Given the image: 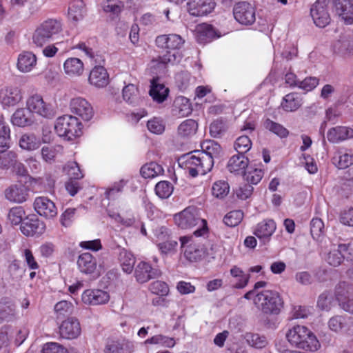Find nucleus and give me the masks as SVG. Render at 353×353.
I'll return each mask as SVG.
<instances>
[{
    "mask_svg": "<svg viewBox=\"0 0 353 353\" xmlns=\"http://www.w3.org/2000/svg\"><path fill=\"white\" fill-rule=\"evenodd\" d=\"M62 31L61 21L48 19L43 21L36 28L33 36V43L38 47H42L45 43L53 40Z\"/></svg>",
    "mask_w": 353,
    "mask_h": 353,
    "instance_id": "obj_7",
    "label": "nucleus"
},
{
    "mask_svg": "<svg viewBox=\"0 0 353 353\" xmlns=\"http://www.w3.org/2000/svg\"><path fill=\"white\" fill-rule=\"evenodd\" d=\"M334 299L332 293L323 292L318 299L317 306L321 310L329 311L333 306Z\"/></svg>",
    "mask_w": 353,
    "mask_h": 353,
    "instance_id": "obj_54",
    "label": "nucleus"
},
{
    "mask_svg": "<svg viewBox=\"0 0 353 353\" xmlns=\"http://www.w3.org/2000/svg\"><path fill=\"white\" fill-rule=\"evenodd\" d=\"M77 265L80 271L84 274H90L97 269V259L89 252H85L79 255Z\"/></svg>",
    "mask_w": 353,
    "mask_h": 353,
    "instance_id": "obj_33",
    "label": "nucleus"
},
{
    "mask_svg": "<svg viewBox=\"0 0 353 353\" xmlns=\"http://www.w3.org/2000/svg\"><path fill=\"white\" fill-rule=\"evenodd\" d=\"M227 124L223 120H216L210 126V133L213 137H221L227 130Z\"/></svg>",
    "mask_w": 353,
    "mask_h": 353,
    "instance_id": "obj_64",
    "label": "nucleus"
},
{
    "mask_svg": "<svg viewBox=\"0 0 353 353\" xmlns=\"http://www.w3.org/2000/svg\"><path fill=\"white\" fill-rule=\"evenodd\" d=\"M243 218V213L241 210H233L225 214L223 222L229 227H235L241 222Z\"/></svg>",
    "mask_w": 353,
    "mask_h": 353,
    "instance_id": "obj_55",
    "label": "nucleus"
},
{
    "mask_svg": "<svg viewBox=\"0 0 353 353\" xmlns=\"http://www.w3.org/2000/svg\"><path fill=\"white\" fill-rule=\"evenodd\" d=\"M11 121L14 125L25 127L30 125L31 120L27 117L24 109L17 110L12 116Z\"/></svg>",
    "mask_w": 353,
    "mask_h": 353,
    "instance_id": "obj_48",
    "label": "nucleus"
},
{
    "mask_svg": "<svg viewBox=\"0 0 353 353\" xmlns=\"http://www.w3.org/2000/svg\"><path fill=\"white\" fill-rule=\"evenodd\" d=\"M334 50L343 55H353V34L346 32L334 44Z\"/></svg>",
    "mask_w": 353,
    "mask_h": 353,
    "instance_id": "obj_31",
    "label": "nucleus"
},
{
    "mask_svg": "<svg viewBox=\"0 0 353 353\" xmlns=\"http://www.w3.org/2000/svg\"><path fill=\"white\" fill-rule=\"evenodd\" d=\"M22 98L21 90L18 86H7L0 90V102L4 107L14 106Z\"/></svg>",
    "mask_w": 353,
    "mask_h": 353,
    "instance_id": "obj_19",
    "label": "nucleus"
},
{
    "mask_svg": "<svg viewBox=\"0 0 353 353\" xmlns=\"http://www.w3.org/2000/svg\"><path fill=\"white\" fill-rule=\"evenodd\" d=\"M215 7L214 0H189L187 9L190 15L202 17L210 13Z\"/></svg>",
    "mask_w": 353,
    "mask_h": 353,
    "instance_id": "obj_16",
    "label": "nucleus"
},
{
    "mask_svg": "<svg viewBox=\"0 0 353 353\" xmlns=\"http://www.w3.org/2000/svg\"><path fill=\"white\" fill-rule=\"evenodd\" d=\"M230 274L234 279V288L242 289L248 284L250 277V274L244 272L239 267L232 266L230 270Z\"/></svg>",
    "mask_w": 353,
    "mask_h": 353,
    "instance_id": "obj_38",
    "label": "nucleus"
},
{
    "mask_svg": "<svg viewBox=\"0 0 353 353\" xmlns=\"http://www.w3.org/2000/svg\"><path fill=\"white\" fill-rule=\"evenodd\" d=\"M201 151L197 150L198 153H202L208 156L214 165V159L219 156L221 148L220 145L212 140H206L201 143Z\"/></svg>",
    "mask_w": 353,
    "mask_h": 353,
    "instance_id": "obj_39",
    "label": "nucleus"
},
{
    "mask_svg": "<svg viewBox=\"0 0 353 353\" xmlns=\"http://www.w3.org/2000/svg\"><path fill=\"white\" fill-rule=\"evenodd\" d=\"M253 303L259 311L267 315H277L283 307V301L279 293L269 290L256 294Z\"/></svg>",
    "mask_w": 353,
    "mask_h": 353,
    "instance_id": "obj_3",
    "label": "nucleus"
},
{
    "mask_svg": "<svg viewBox=\"0 0 353 353\" xmlns=\"http://www.w3.org/2000/svg\"><path fill=\"white\" fill-rule=\"evenodd\" d=\"M276 229L273 219H267L259 222L254 230V234L264 243L268 242Z\"/></svg>",
    "mask_w": 353,
    "mask_h": 353,
    "instance_id": "obj_22",
    "label": "nucleus"
},
{
    "mask_svg": "<svg viewBox=\"0 0 353 353\" xmlns=\"http://www.w3.org/2000/svg\"><path fill=\"white\" fill-rule=\"evenodd\" d=\"M198 128V124L193 119L183 121L178 127V134L183 137H189L194 135Z\"/></svg>",
    "mask_w": 353,
    "mask_h": 353,
    "instance_id": "obj_44",
    "label": "nucleus"
},
{
    "mask_svg": "<svg viewBox=\"0 0 353 353\" xmlns=\"http://www.w3.org/2000/svg\"><path fill=\"white\" fill-rule=\"evenodd\" d=\"M196 37L199 43H205L211 41L213 39L220 37V35L216 34L212 26L202 23L196 28Z\"/></svg>",
    "mask_w": 353,
    "mask_h": 353,
    "instance_id": "obj_35",
    "label": "nucleus"
},
{
    "mask_svg": "<svg viewBox=\"0 0 353 353\" xmlns=\"http://www.w3.org/2000/svg\"><path fill=\"white\" fill-rule=\"evenodd\" d=\"M168 93L169 89L163 84L158 83L154 79L152 81L150 95L154 101L159 103L163 102L167 99Z\"/></svg>",
    "mask_w": 353,
    "mask_h": 353,
    "instance_id": "obj_40",
    "label": "nucleus"
},
{
    "mask_svg": "<svg viewBox=\"0 0 353 353\" xmlns=\"http://www.w3.org/2000/svg\"><path fill=\"white\" fill-rule=\"evenodd\" d=\"M192 111L190 100L183 96L176 97L174 101L172 113L178 117H188Z\"/></svg>",
    "mask_w": 353,
    "mask_h": 353,
    "instance_id": "obj_32",
    "label": "nucleus"
},
{
    "mask_svg": "<svg viewBox=\"0 0 353 353\" xmlns=\"http://www.w3.org/2000/svg\"><path fill=\"white\" fill-rule=\"evenodd\" d=\"M248 159L243 154H235L230 157L227 167L230 172L243 174L248 166Z\"/></svg>",
    "mask_w": 353,
    "mask_h": 353,
    "instance_id": "obj_36",
    "label": "nucleus"
},
{
    "mask_svg": "<svg viewBox=\"0 0 353 353\" xmlns=\"http://www.w3.org/2000/svg\"><path fill=\"white\" fill-rule=\"evenodd\" d=\"M88 81L92 85L103 88L106 87L109 82V74L106 69L102 65H96L90 71Z\"/></svg>",
    "mask_w": 353,
    "mask_h": 353,
    "instance_id": "obj_26",
    "label": "nucleus"
},
{
    "mask_svg": "<svg viewBox=\"0 0 353 353\" xmlns=\"http://www.w3.org/2000/svg\"><path fill=\"white\" fill-rule=\"evenodd\" d=\"M64 73L70 78L81 77L84 72V63L79 58H68L63 65Z\"/></svg>",
    "mask_w": 353,
    "mask_h": 353,
    "instance_id": "obj_28",
    "label": "nucleus"
},
{
    "mask_svg": "<svg viewBox=\"0 0 353 353\" xmlns=\"http://www.w3.org/2000/svg\"><path fill=\"white\" fill-rule=\"evenodd\" d=\"M123 8V4L119 0H105L102 3V8L105 12L118 14Z\"/></svg>",
    "mask_w": 353,
    "mask_h": 353,
    "instance_id": "obj_61",
    "label": "nucleus"
},
{
    "mask_svg": "<svg viewBox=\"0 0 353 353\" xmlns=\"http://www.w3.org/2000/svg\"><path fill=\"white\" fill-rule=\"evenodd\" d=\"M184 256L190 261L194 262L202 259L206 254V248L199 242H195L192 236L180 238Z\"/></svg>",
    "mask_w": 353,
    "mask_h": 353,
    "instance_id": "obj_9",
    "label": "nucleus"
},
{
    "mask_svg": "<svg viewBox=\"0 0 353 353\" xmlns=\"http://www.w3.org/2000/svg\"><path fill=\"white\" fill-rule=\"evenodd\" d=\"M62 150L61 145H50L43 146L41 148V153L42 159L48 163H52L54 161L57 155Z\"/></svg>",
    "mask_w": 353,
    "mask_h": 353,
    "instance_id": "obj_47",
    "label": "nucleus"
},
{
    "mask_svg": "<svg viewBox=\"0 0 353 353\" xmlns=\"http://www.w3.org/2000/svg\"><path fill=\"white\" fill-rule=\"evenodd\" d=\"M331 162L338 169H346L353 165V153L345 148H337L333 153Z\"/></svg>",
    "mask_w": 353,
    "mask_h": 353,
    "instance_id": "obj_24",
    "label": "nucleus"
},
{
    "mask_svg": "<svg viewBox=\"0 0 353 353\" xmlns=\"http://www.w3.org/2000/svg\"><path fill=\"white\" fill-rule=\"evenodd\" d=\"M41 145V139L34 133L23 134L19 139V146L26 151H34L39 148Z\"/></svg>",
    "mask_w": 353,
    "mask_h": 353,
    "instance_id": "obj_34",
    "label": "nucleus"
},
{
    "mask_svg": "<svg viewBox=\"0 0 353 353\" xmlns=\"http://www.w3.org/2000/svg\"><path fill=\"white\" fill-rule=\"evenodd\" d=\"M176 84L181 91L185 90L192 83L194 79L188 72L183 71L179 72L175 77Z\"/></svg>",
    "mask_w": 353,
    "mask_h": 353,
    "instance_id": "obj_52",
    "label": "nucleus"
},
{
    "mask_svg": "<svg viewBox=\"0 0 353 353\" xmlns=\"http://www.w3.org/2000/svg\"><path fill=\"white\" fill-rule=\"evenodd\" d=\"M246 181L252 184H257L263 176V172L261 169L249 168L248 171L244 172Z\"/></svg>",
    "mask_w": 353,
    "mask_h": 353,
    "instance_id": "obj_62",
    "label": "nucleus"
},
{
    "mask_svg": "<svg viewBox=\"0 0 353 353\" xmlns=\"http://www.w3.org/2000/svg\"><path fill=\"white\" fill-rule=\"evenodd\" d=\"M85 13L84 3L82 1L72 2L68 8V17L74 22H77L83 18Z\"/></svg>",
    "mask_w": 353,
    "mask_h": 353,
    "instance_id": "obj_42",
    "label": "nucleus"
},
{
    "mask_svg": "<svg viewBox=\"0 0 353 353\" xmlns=\"http://www.w3.org/2000/svg\"><path fill=\"white\" fill-rule=\"evenodd\" d=\"M310 232L313 239L319 240L324 232V223L321 219L314 218L311 221Z\"/></svg>",
    "mask_w": 353,
    "mask_h": 353,
    "instance_id": "obj_63",
    "label": "nucleus"
},
{
    "mask_svg": "<svg viewBox=\"0 0 353 353\" xmlns=\"http://www.w3.org/2000/svg\"><path fill=\"white\" fill-rule=\"evenodd\" d=\"M164 170L162 166L155 162H150L143 165L140 173L145 179H153L163 174Z\"/></svg>",
    "mask_w": 353,
    "mask_h": 353,
    "instance_id": "obj_41",
    "label": "nucleus"
},
{
    "mask_svg": "<svg viewBox=\"0 0 353 353\" xmlns=\"http://www.w3.org/2000/svg\"><path fill=\"white\" fill-rule=\"evenodd\" d=\"M230 190L228 183L225 181H218L214 183L212 193L216 198L222 199L228 195Z\"/></svg>",
    "mask_w": 353,
    "mask_h": 353,
    "instance_id": "obj_56",
    "label": "nucleus"
},
{
    "mask_svg": "<svg viewBox=\"0 0 353 353\" xmlns=\"http://www.w3.org/2000/svg\"><path fill=\"white\" fill-rule=\"evenodd\" d=\"M64 170L71 179L78 180L83 177V173L76 161H70L64 167Z\"/></svg>",
    "mask_w": 353,
    "mask_h": 353,
    "instance_id": "obj_53",
    "label": "nucleus"
},
{
    "mask_svg": "<svg viewBox=\"0 0 353 353\" xmlns=\"http://www.w3.org/2000/svg\"><path fill=\"white\" fill-rule=\"evenodd\" d=\"M154 190L159 198L167 199L172 194L174 188L170 182L161 181L157 183Z\"/></svg>",
    "mask_w": 353,
    "mask_h": 353,
    "instance_id": "obj_49",
    "label": "nucleus"
},
{
    "mask_svg": "<svg viewBox=\"0 0 353 353\" xmlns=\"http://www.w3.org/2000/svg\"><path fill=\"white\" fill-rule=\"evenodd\" d=\"M81 332L78 319L71 317L63 321L59 327V333L62 338L73 339L77 338Z\"/></svg>",
    "mask_w": 353,
    "mask_h": 353,
    "instance_id": "obj_20",
    "label": "nucleus"
},
{
    "mask_svg": "<svg viewBox=\"0 0 353 353\" xmlns=\"http://www.w3.org/2000/svg\"><path fill=\"white\" fill-rule=\"evenodd\" d=\"M82 301L90 305L106 304L110 300L108 292L99 289H88L81 295Z\"/></svg>",
    "mask_w": 353,
    "mask_h": 353,
    "instance_id": "obj_18",
    "label": "nucleus"
},
{
    "mask_svg": "<svg viewBox=\"0 0 353 353\" xmlns=\"http://www.w3.org/2000/svg\"><path fill=\"white\" fill-rule=\"evenodd\" d=\"M134 350V343L125 340L109 339L105 343L104 353H132Z\"/></svg>",
    "mask_w": 353,
    "mask_h": 353,
    "instance_id": "obj_23",
    "label": "nucleus"
},
{
    "mask_svg": "<svg viewBox=\"0 0 353 353\" xmlns=\"http://www.w3.org/2000/svg\"><path fill=\"white\" fill-rule=\"evenodd\" d=\"M155 43L158 48L165 49L167 51L163 56L151 61L150 67L153 72H161L168 64H174L181 61L183 55L179 50L183 47L185 40L179 34L159 35L156 38Z\"/></svg>",
    "mask_w": 353,
    "mask_h": 353,
    "instance_id": "obj_1",
    "label": "nucleus"
},
{
    "mask_svg": "<svg viewBox=\"0 0 353 353\" xmlns=\"http://www.w3.org/2000/svg\"><path fill=\"white\" fill-rule=\"evenodd\" d=\"M334 10L346 24L353 23V4L348 0H333Z\"/></svg>",
    "mask_w": 353,
    "mask_h": 353,
    "instance_id": "obj_25",
    "label": "nucleus"
},
{
    "mask_svg": "<svg viewBox=\"0 0 353 353\" xmlns=\"http://www.w3.org/2000/svg\"><path fill=\"white\" fill-rule=\"evenodd\" d=\"M176 224L182 229L191 228L198 226L194 230V235L202 236L208 232L207 222L199 216L197 210L194 208H188L174 217Z\"/></svg>",
    "mask_w": 353,
    "mask_h": 353,
    "instance_id": "obj_4",
    "label": "nucleus"
},
{
    "mask_svg": "<svg viewBox=\"0 0 353 353\" xmlns=\"http://www.w3.org/2000/svg\"><path fill=\"white\" fill-rule=\"evenodd\" d=\"M302 103L301 95L296 92H292L283 97L281 105L286 112H294L301 106Z\"/></svg>",
    "mask_w": 353,
    "mask_h": 353,
    "instance_id": "obj_37",
    "label": "nucleus"
},
{
    "mask_svg": "<svg viewBox=\"0 0 353 353\" xmlns=\"http://www.w3.org/2000/svg\"><path fill=\"white\" fill-rule=\"evenodd\" d=\"M21 232L27 236L41 235L46 230V224L34 215L27 216L20 226Z\"/></svg>",
    "mask_w": 353,
    "mask_h": 353,
    "instance_id": "obj_17",
    "label": "nucleus"
},
{
    "mask_svg": "<svg viewBox=\"0 0 353 353\" xmlns=\"http://www.w3.org/2000/svg\"><path fill=\"white\" fill-rule=\"evenodd\" d=\"M57 318H61L72 313L73 305L68 301H61L57 303L54 307Z\"/></svg>",
    "mask_w": 353,
    "mask_h": 353,
    "instance_id": "obj_58",
    "label": "nucleus"
},
{
    "mask_svg": "<svg viewBox=\"0 0 353 353\" xmlns=\"http://www.w3.org/2000/svg\"><path fill=\"white\" fill-rule=\"evenodd\" d=\"M181 163L192 177L204 175L212 168L211 159L205 154L198 153L196 151L185 154L182 158Z\"/></svg>",
    "mask_w": 353,
    "mask_h": 353,
    "instance_id": "obj_5",
    "label": "nucleus"
},
{
    "mask_svg": "<svg viewBox=\"0 0 353 353\" xmlns=\"http://www.w3.org/2000/svg\"><path fill=\"white\" fill-rule=\"evenodd\" d=\"M245 339L249 345L256 348H263L268 344L266 338L259 334L248 333L245 335Z\"/></svg>",
    "mask_w": 353,
    "mask_h": 353,
    "instance_id": "obj_59",
    "label": "nucleus"
},
{
    "mask_svg": "<svg viewBox=\"0 0 353 353\" xmlns=\"http://www.w3.org/2000/svg\"><path fill=\"white\" fill-rule=\"evenodd\" d=\"M54 130L61 137L72 141L82 134V123L76 117L66 114L57 119Z\"/></svg>",
    "mask_w": 353,
    "mask_h": 353,
    "instance_id": "obj_6",
    "label": "nucleus"
},
{
    "mask_svg": "<svg viewBox=\"0 0 353 353\" xmlns=\"http://www.w3.org/2000/svg\"><path fill=\"white\" fill-rule=\"evenodd\" d=\"M134 275L139 283H143L161 276V271L146 262H140L135 268Z\"/></svg>",
    "mask_w": 353,
    "mask_h": 353,
    "instance_id": "obj_21",
    "label": "nucleus"
},
{
    "mask_svg": "<svg viewBox=\"0 0 353 353\" xmlns=\"http://www.w3.org/2000/svg\"><path fill=\"white\" fill-rule=\"evenodd\" d=\"M352 293V287L345 282L340 283L336 288V298L341 308L353 314V301L350 299Z\"/></svg>",
    "mask_w": 353,
    "mask_h": 353,
    "instance_id": "obj_15",
    "label": "nucleus"
},
{
    "mask_svg": "<svg viewBox=\"0 0 353 353\" xmlns=\"http://www.w3.org/2000/svg\"><path fill=\"white\" fill-rule=\"evenodd\" d=\"M37 65V57L30 51H23L18 55L17 68L21 72H31Z\"/></svg>",
    "mask_w": 353,
    "mask_h": 353,
    "instance_id": "obj_29",
    "label": "nucleus"
},
{
    "mask_svg": "<svg viewBox=\"0 0 353 353\" xmlns=\"http://www.w3.org/2000/svg\"><path fill=\"white\" fill-rule=\"evenodd\" d=\"M127 183L128 181L125 179L114 182L110 187L107 188L105 193L106 198L108 199H114L119 193L123 191V188Z\"/></svg>",
    "mask_w": 353,
    "mask_h": 353,
    "instance_id": "obj_60",
    "label": "nucleus"
},
{
    "mask_svg": "<svg viewBox=\"0 0 353 353\" xmlns=\"http://www.w3.org/2000/svg\"><path fill=\"white\" fill-rule=\"evenodd\" d=\"M26 107L30 113L43 118L52 119L56 115L55 107L51 103L45 101L42 96L38 94L28 98Z\"/></svg>",
    "mask_w": 353,
    "mask_h": 353,
    "instance_id": "obj_8",
    "label": "nucleus"
},
{
    "mask_svg": "<svg viewBox=\"0 0 353 353\" xmlns=\"http://www.w3.org/2000/svg\"><path fill=\"white\" fill-rule=\"evenodd\" d=\"M119 260L123 271L127 274H130L134 269L135 263V258L133 254L123 250L120 252Z\"/></svg>",
    "mask_w": 353,
    "mask_h": 353,
    "instance_id": "obj_43",
    "label": "nucleus"
},
{
    "mask_svg": "<svg viewBox=\"0 0 353 353\" xmlns=\"http://www.w3.org/2000/svg\"><path fill=\"white\" fill-rule=\"evenodd\" d=\"M70 110L72 113L79 116L84 121H90L94 115L93 108L90 103L81 97L71 99Z\"/></svg>",
    "mask_w": 353,
    "mask_h": 353,
    "instance_id": "obj_12",
    "label": "nucleus"
},
{
    "mask_svg": "<svg viewBox=\"0 0 353 353\" xmlns=\"http://www.w3.org/2000/svg\"><path fill=\"white\" fill-rule=\"evenodd\" d=\"M26 212L23 207L15 206L12 208L8 214V219L12 225L22 223Z\"/></svg>",
    "mask_w": 353,
    "mask_h": 353,
    "instance_id": "obj_50",
    "label": "nucleus"
},
{
    "mask_svg": "<svg viewBox=\"0 0 353 353\" xmlns=\"http://www.w3.org/2000/svg\"><path fill=\"white\" fill-rule=\"evenodd\" d=\"M234 19L242 25H251L255 20V10L254 7L247 2L236 3L233 10Z\"/></svg>",
    "mask_w": 353,
    "mask_h": 353,
    "instance_id": "obj_11",
    "label": "nucleus"
},
{
    "mask_svg": "<svg viewBox=\"0 0 353 353\" xmlns=\"http://www.w3.org/2000/svg\"><path fill=\"white\" fill-rule=\"evenodd\" d=\"M264 127L270 132L279 137L280 138H286L289 134V131L283 125L274 122L270 119H267L264 122Z\"/></svg>",
    "mask_w": 353,
    "mask_h": 353,
    "instance_id": "obj_46",
    "label": "nucleus"
},
{
    "mask_svg": "<svg viewBox=\"0 0 353 353\" xmlns=\"http://www.w3.org/2000/svg\"><path fill=\"white\" fill-rule=\"evenodd\" d=\"M352 138H353V128L348 126L333 127L327 132V139L332 143H339Z\"/></svg>",
    "mask_w": 353,
    "mask_h": 353,
    "instance_id": "obj_27",
    "label": "nucleus"
},
{
    "mask_svg": "<svg viewBox=\"0 0 353 353\" xmlns=\"http://www.w3.org/2000/svg\"><path fill=\"white\" fill-rule=\"evenodd\" d=\"M34 210L46 219H52L57 215L55 203L46 196L36 197L33 203Z\"/></svg>",
    "mask_w": 353,
    "mask_h": 353,
    "instance_id": "obj_14",
    "label": "nucleus"
},
{
    "mask_svg": "<svg viewBox=\"0 0 353 353\" xmlns=\"http://www.w3.org/2000/svg\"><path fill=\"white\" fill-rule=\"evenodd\" d=\"M285 337L292 346L299 349L314 352L320 347L316 336L303 325H297L289 328Z\"/></svg>",
    "mask_w": 353,
    "mask_h": 353,
    "instance_id": "obj_2",
    "label": "nucleus"
},
{
    "mask_svg": "<svg viewBox=\"0 0 353 353\" xmlns=\"http://www.w3.org/2000/svg\"><path fill=\"white\" fill-rule=\"evenodd\" d=\"M18 157L17 152L14 150L0 152V169L6 170L10 169Z\"/></svg>",
    "mask_w": 353,
    "mask_h": 353,
    "instance_id": "obj_45",
    "label": "nucleus"
},
{
    "mask_svg": "<svg viewBox=\"0 0 353 353\" xmlns=\"http://www.w3.org/2000/svg\"><path fill=\"white\" fill-rule=\"evenodd\" d=\"M125 86L122 90L123 100L128 104L136 105L141 101L139 90L137 85L130 80H124Z\"/></svg>",
    "mask_w": 353,
    "mask_h": 353,
    "instance_id": "obj_30",
    "label": "nucleus"
},
{
    "mask_svg": "<svg viewBox=\"0 0 353 353\" xmlns=\"http://www.w3.org/2000/svg\"><path fill=\"white\" fill-rule=\"evenodd\" d=\"M328 0H317L310 9V14L314 24L319 28H325L331 21Z\"/></svg>",
    "mask_w": 353,
    "mask_h": 353,
    "instance_id": "obj_10",
    "label": "nucleus"
},
{
    "mask_svg": "<svg viewBox=\"0 0 353 353\" xmlns=\"http://www.w3.org/2000/svg\"><path fill=\"white\" fill-rule=\"evenodd\" d=\"M252 141L248 136H241L238 137L234 143V148L238 152L237 154H243L248 152L252 148Z\"/></svg>",
    "mask_w": 353,
    "mask_h": 353,
    "instance_id": "obj_51",
    "label": "nucleus"
},
{
    "mask_svg": "<svg viewBox=\"0 0 353 353\" xmlns=\"http://www.w3.org/2000/svg\"><path fill=\"white\" fill-rule=\"evenodd\" d=\"M147 128L153 134H161L165 131V123L162 119L154 117L148 121Z\"/></svg>",
    "mask_w": 353,
    "mask_h": 353,
    "instance_id": "obj_57",
    "label": "nucleus"
},
{
    "mask_svg": "<svg viewBox=\"0 0 353 353\" xmlns=\"http://www.w3.org/2000/svg\"><path fill=\"white\" fill-rule=\"evenodd\" d=\"M3 195L9 202L21 204L28 201L29 189L23 184H11L5 189Z\"/></svg>",
    "mask_w": 353,
    "mask_h": 353,
    "instance_id": "obj_13",
    "label": "nucleus"
}]
</instances>
